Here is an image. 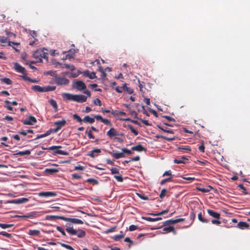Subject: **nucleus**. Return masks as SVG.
<instances>
[{
  "label": "nucleus",
  "mask_w": 250,
  "mask_h": 250,
  "mask_svg": "<svg viewBox=\"0 0 250 250\" xmlns=\"http://www.w3.org/2000/svg\"><path fill=\"white\" fill-rule=\"evenodd\" d=\"M84 75L89 77L90 79H93L96 78V73L95 72H90L88 70L84 72Z\"/></svg>",
  "instance_id": "nucleus-22"
},
{
  "label": "nucleus",
  "mask_w": 250,
  "mask_h": 250,
  "mask_svg": "<svg viewBox=\"0 0 250 250\" xmlns=\"http://www.w3.org/2000/svg\"><path fill=\"white\" fill-rule=\"evenodd\" d=\"M31 153V151L29 150L25 151H17V155L23 156V155H29Z\"/></svg>",
  "instance_id": "nucleus-31"
},
{
  "label": "nucleus",
  "mask_w": 250,
  "mask_h": 250,
  "mask_svg": "<svg viewBox=\"0 0 250 250\" xmlns=\"http://www.w3.org/2000/svg\"><path fill=\"white\" fill-rule=\"evenodd\" d=\"M122 151L123 152V153L125 154V153H126L128 155H131L132 154V152L131 151V150L128 149L127 148H123L122 149Z\"/></svg>",
  "instance_id": "nucleus-51"
},
{
  "label": "nucleus",
  "mask_w": 250,
  "mask_h": 250,
  "mask_svg": "<svg viewBox=\"0 0 250 250\" xmlns=\"http://www.w3.org/2000/svg\"><path fill=\"white\" fill-rule=\"evenodd\" d=\"M124 235H123V234L116 235L114 237V239L115 241H118V240H120L121 239L123 238L124 237Z\"/></svg>",
  "instance_id": "nucleus-54"
},
{
  "label": "nucleus",
  "mask_w": 250,
  "mask_h": 250,
  "mask_svg": "<svg viewBox=\"0 0 250 250\" xmlns=\"http://www.w3.org/2000/svg\"><path fill=\"white\" fill-rule=\"evenodd\" d=\"M73 119L77 122L80 123L81 124L82 122H83V119H82L77 114L73 115Z\"/></svg>",
  "instance_id": "nucleus-39"
},
{
  "label": "nucleus",
  "mask_w": 250,
  "mask_h": 250,
  "mask_svg": "<svg viewBox=\"0 0 250 250\" xmlns=\"http://www.w3.org/2000/svg\"><path fill=\"white\" fill-rule=\"evenodd\" d=\"M114 178L119 182H122L123 181V179L122 176H114Z\"/></svg>",
  "instance_id": "nucleus-64"
},
{
  "label": "nucleus",
  "mask_w": 250,
  "mask_h": 250,
  "mask_svg": "<svg viewBox=\"0 0 250 250\" xmlns=\"http://www.w3.org/2000/svg\"><path fill=\"white\" fill-rule=\"evenodd\" d=\"M163 117L167 119L169 121H172V122L175 121V120L174 118H173L171 117L165 115V116H163Z\"/></svg>",
  "instance_id": "nucleus-63"
},
{
  "label": "nucleus",
  "mask_w": 250,
  "mask_h": 250,
  "mask_svg": "<svg viewBox=\"0 0 250 250\" xmlns=\"http://www.w3.org/2000/svg\"><path fill=\"white\" fill-rule=\"evenodd\" d=\"M49 104L54 107L56 111L58 110V105L56 101L53 99H51L49 101Z\"/></svg>",
  "instance_id": "nucleus-38"
},
{
  "label": "nucleus",
  "mask_w": 250,
  "mask_h": 250,
  "mask_svg": "<svg viewBox=\"0 0 250 250\" xmlns=\"http://www.w3.org/2000/svg\"><path fill=\"white\" fill-rule=\"evenodd\" d=\"M21 78H22L25 81H27L31 83H38V81L36 79H32L29 77H27V76H20Z\"/></svg>",
  "instance_id": "nucleus-28"
},
{
  "label": "nucleus",
  "mask_w": 250,
  "mask_h": 250,
  "mask_svg": "<svg viewBox=\"0 0 250 250\" xmlns=\"http://www.w3.org/2000/svg\"><path fill=\"white\" fill-rule=\"evenodd\" d=\"M0 81L1 82H2L6 84H8V85L11 84L12 83V81L9 78H2V79H0Z\"/></svg>",
  "instance_id": "nucleus-40"
},
{
  "label": "nucleus",
  "mask_w": 250,
  "mask_h": 250,
  "mask_svg": "<svg viewBox=\"0 0 250 250\" xmlns=\"http://www.w3.org/2000/svg\"><path fill=\"white\" fill-rule=\"evenodd\" d=\"M237 227L241 229L249 228V224L245 222H239L237 224Z\"/></svg>",
  "instance_id": "nucleus-20"
},
{
  "label": "nucleus",
  "mask_w": 250,
  "mask_h": 250,
  "mask_svg": "<svg viewBox=\"0 0 250 250\" xmlns=\"http://www.w3.org/2000/svg\"><path fill=\"white\" fill-rule=\"evenodd\" d=\"M59 217H63V216H54V215H48L46 217V219L47 220H54L55 219H59L60 218Z\"/></svg>",
  "instance_id": "nucleus-41"
},
{
  "label": "nucleus",
  "mask_w": 250,
  "mask_h": 250,
  "mask_svg": "<svg viewBox=\"0 0 250 250\" xmlns=\"http://www.w3.org/2000/svg\"><path fill=\"white\" fill-rule=\"evenodd\" d=\"M33 56L35 59H39L42 62V58L47 59V53L42 50H38L33 53Z\"/></svg>",
  "instance_id": "nucleus-3"
},
{
  "label": "nucleus",
  "mask_w": 250,
  "mask_h": 250,
  "mask_svg": "<svg viewBox=\"0 0 250 250\" xmlns=\"http://www.w3.org/2000/svg\"><path fill=\"white\" fill-rule=\"evenodd\" d=\"M93 104L95 105L101 106L102 105V103L101 100L99 98H96L93 100Z\"/></svg>",
  "instance_id": "nucleus-47"
},
{
  "label": "nucleus",
  "mask_w": 250,
  "mask_h": 250,
  "mask_svg": "<svg viewBox=\"0 0 250 250\" xmlns=\"http://www.w3.org/2000/svg\"><path fill=\"white\" fill-rule=\"evenodd\" d=\"M137 195L142 199L144 200H148L149 199L148 197L147 196L145 195L144 194H141L140 193H137Z\"/></svg>",
  "instance_id": "nucleus-53"
},
{
  "label": "nucleus",
  "mask_w": 250,
  "mask_h": 250,
  "mask_svg": "<svg viewBox=\"0 0 250 250\" xmlns=\"http://www.w3.org/2000/svg\"><path fill=\"white\" fill-rule=\"evenodd\" d=\"M125 127H127V128L129 129L131 132L133 133L135 136L137 135L138 134V131L134 129L133 126L131 125H128Z\"/></svg>",
  "instance_id": "nucleus-33"
},
{
  "label": "nucleus",
  "mask_w": 250,
  "mask_h": 250,
  "mask_svg": "<svg viewBox=\"0 0 250 250\" xmlns=\"http://www.w3.org/2000/svg\"><path fill=\"white\" fill-rule=\"evenodd\" d=\"M12 226V225H9V224H1L0 223V227L3 229H5L7 228L11 227Z\"/></svg>",
  "instance_id": "nucleus-60"
},
{
  "label": "nucleus",
  "mask_w": 250,
  "mask_h": 250,
  "mask_svg": "<svg viewBox=\"0 0 250 250\" xmlns=\"http://www.w3.org/2000/svg\"><path fill=\"white\" fill-rule=\"evenodd\" d=\"M177 150L182 152H188L191 151V147L188 146L181 145L177 147Z\"/></svg>",
  "instance_id": "nucleus-12"
},
{
  "label": "nucleus",
  "mask_w": 250,
  "mask_h": 250,
  "mask_svg": "<svg viewBox=\"0 0 250 250\" xmlns=\"http://www.w3.org/2000/svg\"><path fill=\"white\" fill-rule=\"evenodd\" d=\"M142 219L143 220H146V221H149V222H155V221H157L161 220L162 218H161V217H157V218H151V217H142Z\"/></svg>",
  "instance_id": "nucleus-29"
},
{
  "label": "nucleus",
  "mask_w": 250,
  "mask_h": 250,
  "mask_svg": "<svg viewBox=\"0 0 250 250\" xmlns=\"http://www.w3.org/2000/svg\"><path fill=\"white\" fill-rule=\"evenodd\" d=\"M106 135L110 138L119 135L117 131L114 128H111L106 133Z\"/></svg>",
  "instance_id": "nucleus-17"
},
{
  "label": "nucleus",
  "mask_w": 250,
  "mask_h": 250,
  "mask_svg": "<svg viewBox=\"0 0 250 250\" xmlns=\"http://www.w3.org/2000/svg\"><path fill=\"white\" fill-rule=\"evenodd\" d=\"M32 89L35 91L43 92V87H42L40 85H34L32 86Z\"/></svg>",
  "instance_id": "nucleus-30"
},
{
  "label": "nucleus",
  "mask_w": 250,
  "mask_h": 250,
  "mask_svg": "<svg viewBox=\"0 0 250 250\" xmlns=\"http://www.w3.org/2000/svg\"><path fill=\"white\" fill-rule=\"evenodd\" d=\"M61 246L68 250H75L71 246L64 244L60 243Z\"/></svg>",
  "instance_id": "nucleus-43"
},
{
  "label": "nucleus",
  "mask_w": 250,
  "mask_h": 250,
  "mask_svg": "<svg viewBox=\"0 0 250 250\" xmlns=\"http://www.w3.org/2000/svg\"><path fill=\"white\" fill-rule=\"evenodd\" d=\"M102 122L106 125H109L110 126L112 125L110 121L106 119H103Z\"/></svg>",
  "instance_id": "nucleus-59"
},
{
  "label": "nucleus",
  "mask_w": 250,
  "mask_h": 250,
  "mask_svg": "<svg viewBox=\"0 0 250 250\" xmlns=\"http://www.w3.org/2000/svg\"><path fill=\"white\" fill-rule=\"evenodd\" d=\"M55 82L58 85L67 84L69 81L65 77H57L55 78Z\"/></svg>",
  "instance_id": "nucleus-7"
},
{
  "label": "nucleus",
  "mask_w": 250,
  "mask_h": 250,
  "mask_svg": "<svg viewBox=\"0 0 250 250\" xmlns=\"http://www.w3.org/2000/svg\"><path fill=\"white\" fill-rule=\"evenodd\" d=\"M66 122L65 120L62 121H58L54 123V125L56 126V128L53 129V132L56 133L60 130L63 126L65 125Z\"/></svg>",
  "instance_id": "nucleus-6"
},
{
  "label": "nucleus",
  "mask_w": 250,
  "mask_h": 250,
  "mask_svg": "<svg viewBox=\"0 0 250 250\" xmlns=\"http://www.w3.org/2000/svg\"><path fill=\"white\" fill-rule=\"evenodd\" d=\"M198 218L199 221H200L201 222H202L203 223H208L209 222V220L203 218L201 212H200L198 214Z\"/></svg>",
  "instance_id": "nucleus-37"
},
{
  "label": "nucleus",
  "mask_w": 250,
  "mask_h": 250,
  "mask_svg": "<svg viewBox=\"0 0 250 250\" xmlns=\"http://www.w3.org/2000/svg\"><path fill=\"white\" fill-rule=\"evenodd\" d=\"M157 126L159 128H160L161 130H163V131H164L165 132H167V133H170V134H173L174 133V132H173V131L172 130H167V129H164L160 125H157Z\"/></svg>",
  "instance_id": "nucleus-46"
},
{
  "label": "nucleus",
  "mask_w": 250,
  "mask_h": 250,
  "mask_svg": "<svg viewBox=\"0 0 250 250\" xmlns=\"http://www.w3.org/2000/svg\"><path fill=\"white\" fill-rule=\"evenodd\" d=\"M60 219L62 220L63 221L66 222H69L73 224H83V222L82 220L77 219V218H67L64 217H59Z\"/></svg>",
  "instance_id": "nucleus-4"
},
{
  "label": "nucleus",
  "mask_w": 250,
  "mask_h": 250,
  "mask_svg": "<svg viewBox=\"0 0 250 250\" xmlns=\"http://www.w3.org/2000/svg\"><path fill=\"white\" fill-rule=\"evenodd\" d=\"M83 122L89 124H93L95 122V119L87 115L85 116L83 119Z\"/></svg>",
  "instance_id": "nucleus-25"
},
{
  "label": "nucleus",
  "mask_w": 250,
  "mask_h": 250,
  "mask_svg": "<svg viewBox=\"0 0 250 250\" xmlns=\"http://www.w3.org/2000/svg\"><path fill=\"white\" fill-rule=\"evenodd\" d=\"M57 229L59 231H60L63 236L66 235V233L64 231V230L62 229V228L61 227L58 226L57 227Z\"/></svg>",
  "instance_id": "nucleus-56"
},
{
  "label": "nucleus",
  "mask_w": 250,
  "mask_h": 250,
  "mask_svg": "<svg viewBox=\"0 0 250 250\" xmlns=\"http://www.w3.org/2000/svg\"><path fill=\"white\" fill-rule=\"evenodd\" d=\"M101 152V150L100 149L94 148L89 153L88 155L92 158H95V157L97 156Z\"/></svg>",
  "instance_id": "nucleus-16"
},
{
  "label": "nucleus",
  "mask_w": 250,
  "mask_h": 250,
  "mask_svg": "<svg viewBox=\"0 0 250 250\" xmlns=\"http://www.w3.org/2000/svg\"><path fill=\"white\" fill-rule=\"evenodd\" d=\"M30 198L22 197L17 199V204H22L28 203Z\"/></svg>",
  "instance_id": "nucleus-21"
},
{
  "label": "nucleus",
  "mask_w": 250,
  "mask_h": 250,
  "mask_svg": "<svg viewBox=\"0 0 250 250\" xmlns=\"http://www.w3.org/2000/svg\"><path fill=\"white\" fill-rule=\"evenodd\" d=\"M65 101H73L80 103L85 102L87 97L83 95H73L69 93H64L62 95Z\"/></svg>",
  "instance_id": "nucleus-1"
},
{
  "label": "nucleus",
  "mask_w": 250,
  "mask_h": 250,
  "mask_svg": "<svg viewBox=\"0 0 250 250\" xmlns=\"http://www.w3.org/2000/svg\"><path fill=\"white\" fill-rule=\"evenodd\" d=\"M83 169L84 167L80 165L76 166L74 167V170H83Z\"/></svg>",
  "instance_id": "nucleus-62"
},
{
  "label": "nucleus",
  "mask_w": 250,
  "mask_h": 250,
  "mask_svg": "<svg viewBox=\"0 0 250 250\" xmlns=\"http://www.w3.org/2000/svg\"><path fill=\"white\" fill-rule=\"evenodd\" d=\"M131 149L132 150L141 152L143 151L145 149L141 145H138L136 146L132 147Z\"/></svg>",
  "instance_id": "nucleus-27"
},
{
  "label": "nucleus",
  "mask_w": 250,
  "mask_h": 250,
  "mask_svg": "<svg viewBox=\"0 0 250 250\" xmlns=\"http://www.w3.org/2000/svg\"><path fill=\"white\" fill-rule=\"evenodd\" d=\"M28 233L29 235L31 236H38L40 234V231L39 230L30 229Z\"/></svg>",
  "instance_id": "nucleus-32"
},
{
  "label": "nucleus",
  "mask_w": 250,
  "mask_h": 250,
  "mask_svg": "<svg viewBox=\"0 0 250 250\" xmlns=\"http://www.w3.org/2000/svg\"><path fill=\"white\" fill-rule=\"evenodd\" d=\"M207 212L210 216L215 219H219L220 218V214L219 213L209 209L207 210Z\"/></svg>",
  "instance_id": "nucleus-14"
},
{
  "label": "nucleus",
  "mask_w": 250,
  "mask_h": 250,
  "mask_svg": "<svg viewBox=\"0 0 250 250\" xmlns=\"http://www.w3.org/2000/svg\"><path fill=\"white\" fill-rule=\"evenodd\" d=\"M122 88L123 91L126 92L129 94H132L134 92L133 89L131 87H127L126 83L123 84Z\"/></svg>",
  "instance_id": "nucleus-24"
},
{
  "label": "nucleus",
  "mask_w": 250,
  "mask_h": 250,
  "mask_svg": "<svg viewBox=\"0 0 250 250\" xmlns=\"http://www.w3.org/2000/svg\"><path fill=\"white\" fill-rule=\"evenodd\" d=\"M198 190L202 192H209L210 191H212L214 193H219V192H222V188H196Z\"/></svg>",
  "instance_id": "nucleus-10"
},
{
  "label": "nucleus",
  "mask_w": 250,
  "mask_h": 250,
  "mask_svg": "<svg viewBox=\"0 0 250 250\" xmlns=\"http://www.w3.org/2000/svg\"><path fill=\"white\" fill-rule=\"evenodd\" d=\"M37 214V212L33 211V212H31L29 213H27L26 215H23V216H20V215H17V217L32 218L35 217Z\"/></svg>",
  "instance_id": "nucleus-19"
},
{
  "label": "nucleus",
  "mask_w": 250,
  "mask_h": 250,
  "mask_svg": "<svg viewBox=\"0 0 250 250\" xmlns=\"http://www.w3.org/2000/svg\"><path fill=\"white\" fill-rule=\"evenodd\" d=\"M87 182L88 183L92 184L93 186L98 183V181L94 179H88L87 180Z\"/></svg>",
  "instance_id": "nucleus-49"
},
{
  "label": "nucleus",
  "mask_w": 250,
  "mask_h": 250,
  "mask_svg": "<svg viewBox=\"0 0 250 250\" xmlns=\"http://www.w3.org/2000/svg\"><path fill=\"white\" fill-rule=\"evenodd\" d=\"M188 159L185 156H182L180 158L175 159L174 160V162L175 164H185V161H188Z\"/></svg>",
  "instance_id": "nucleus-23"
},
{
  "label": "nucleus",
  "mask_w": 250,
  "mask_h": 250,
  "mask_svg": "<svg viewBox=\"0 0 250 250\" xmlns=\"http://www.w3.org/2000/svg\"><path fill=\"white\" fill-rule=\"evenodd\" d=\"M185 220L184 218H180L177 219H171L167 220L164 223V225H168L169 224H174L176 223L183 222Z\"/></svg>",
  "instance_id": "nucleus-13"
},
{
  "label": "nucleus",
  "mask_w": 250,
  "mask_h": 250,
  "mask_svg": "<svg viewBox=\"0 0 250 250\" xmlns=\"http://www.w3.org/2000/svg\"><path fill=\"white\" fill-rule=\"evenodd\" d=\"M56 89L55 86H46L43 87V92H48L53 91Z\"/></svg>",
  "instance_id": "nucleus-34"
},
{
  "label": "nucleus",
  "mask_w": 250,
  "mask_h": 250,
  "mask_svg": "<svg viewBox=\"0 0 250 250\" xmlns=\"http://www.w3.org/2000/svg\"><path fill=\"white\" fill-rule=\"evenodd\" d=\"M130 115L135 118H137L138 114L134 110L129 109Z\"/></svg>",
  "instance_id": "nucleus-52"
},
{
  "label": "nucleus",
  "mask_w": 250,
  "mask_h": 250,
  "mask_svg": "<svg viewBox=\"0 0 250 250\" xmlns=\"http://www.w3.org/2000/svg\"><path fill=\"white\" fill-rule=\"evenodd\" d=\"M171 179H172V177H169L168 178L164 179L161 181V185H163L166 182L171 181Z\"/></svg>",
  "instance_id": "nucleus-50"
},
{
  "label": "nucleus",
  "mask_w": 250,
  "mask_h": 250,
  "mask_svg": "<svg viewBox=\"0 0 250 250\" xmlns=\"http://www.w3.org/2000/svg\"><path fill=\"white\" fill-rule=\"evenodd\" d=\"M62 147L61 146H54L49 147L48 149L54 150V152L55 154L66 155L68 154V153L65 152L63 150H59V148Z\"/></svg>",
  "instance_id": "nucleus-5"
},
{
  "label": "nucleus",
  "mask_w": 250,
  "mask_h": 250,
  "mask_svg": "<svg viewBox=\"0 0 250 250\" xmlns=\"http://www.w3.org/2000/svg\"><path fill=\"white\" fill-rule=\"evenodd\" d=\"M111 155L115 159H118L121 158H124L125 157V154L123 153V152L119 153V152H109Z\"/></svg>",
  "instance_id": "nucleus-18"
},
{
  "label": "nucleus",
  "mask_w": 250,
  "mask_h": 250,
  "mask_svg": "<svg viewBox=\"0 0 250 250\" xmlns=\"http://www.w3.org/2000/svg\"><path fill=\"white\" fill-rule=\"evenodd\" d=\"M17 72L21 73L22 75L21 76H27V73L25 69L21 66L20 64L17 63Z\"/></svg>",
  "instance_id": "nucleus-15"
},
{
  "label": "nucleus",
  "mask_w": 250,
  "mask_h": 250,
  "mask_svg": "<svg viewBox=\"0 0 250 250\" xmlns=\"http://www.w3.org/2000/svg\"><path fill=\"white\" fill-rule=\"evenodd\" d=\"M163 230L167 232H173L174 234H176V231L174 230V228L173 226H168L163 228Z\"/></svg>",
  "instance_id": "nucleus-26"
},
{
  "label": "nucleus",
  "mask_w": 250,
  "mask_h": 250,
  "mask_svg": "<svg viewBox=\"0 0 250 250\" xmlns=\"http://www.w3.org/2000/svg\"><path fill=\"white\" fill-rule=\"evenodd\" d=\"M121 120H123V121H129V122H131V123L135 124L136 125H139V123L137 121L133 120L130 119V118L121 119Z\"/></svg>",
  "instance_id": "nucleus-48"
},
{
  "label": "nucleus",
  "mask_w": 250,
  "mask_h": 250,
  "mask_svg": "<svg viewBox=\"0 0 250 250\" xmlns=\"http://www.w3.org/2000/svg\"><path fill=\"white\" fill-rule=\"evenodd\" d=\"M38 195L41 197H53L56 196L57 193L56 192L54 191H45L39 192Z\"/></svg>",
  "instance_id": "nucleus-11"
},
{
  "label": "nucleus",
  "mask_w": 250,
  "mask_h": 250,
  "mask_svg": "<svg viewBox=\"0 0 250 250\" xmlns=\"http://www.w3.org/2000/svg\"><path fill=\"white\" fill-rule=\"evenodd\" d=\"M86 133L87 134L88 137L89 139H94V136L93 135L91 130L86 131Z\"/></svg>",
  "instance_id": "nucleus-61"
},
{
  "label": "nucleus",
  "mask_w": 250,
  "mask_h": 250,
  "mask_svg": "<svg viewBox=\"0 0 250 250\" xmlns=\"http://www.w3.org/2000/svg\"><path fill=\"white\" fill-rule=\"evenodd\" d=\"M138 229V227L134 225H131L129 227V230L132 231L136 230Z\"/></svg>",
  "instance_id": "nucleus-57"
},
{
  "label": "nucleus",
  "mask_w": 250,
  "mask_h": 250,
  "mask_svg": "<svg viewBox=\"0 0 250 250\" xmlns=\"http://www.w3.org/2000/svg\"><path fill=\"white\" fill-rule=\"evenodd\" d=\"M239 189L241 193L244 194H250V189L249 188H239Z\"/></svg>",
  "instance_id": "nucleus-45"
},
{
  "label": "nucleus",
  "mask_w": 250,
  "mask_h": 250,
  "mask_svg": "<svg viewBox=\"0 0 250 250\" xmlns=\"http://www.w3.org/2000/svg\"><path fill=\"white\" fill-rule=\"evenodd\" d=\"M167 193V190L166 188H163L161 190V193L159 195V197L161 199H163L165 196L166 195V193Z\"/></svg>",
  "instance_id": "nucleus-44"
},
{
  "label": "nucleus",
  "mask_w": 250,
  "mask_h": 250,
  "mask_svg": "<svg viewBox=\"0 0 250 250\" xmlns=\"http://www.w3.org/2000/svg\"><path fill=\"white\" fill-rule=\"evenodd\" d=\"M73 87L80 91H82L86 88L85 83L81 81H77L73 84Z\"/></svg>",
  "instance_id": "nucleus-8"
},
{
  "label": "nucleus",
  "mask_w": 250,
  "mask_h": 250,
  "mask_svg": "<svg viewBox=\"0 0 250 250\" xmlns=\"http://www.w3.org/2000/svg\"><path fill=\"white\" fill-rule=\"evenodd\" d=\"M22 123L24 125H33L37 123V120L34 116H29L27 119L23 120Z\"/></svg>",
  "instance_id": "nucleus-9"
},
{
  "label": "nucleus",
  "mask_w": 250,
  "mask_h": 250,
  "mask_svg": "<svg viewBox=\"0 0 250 250\" xmlns=\"http://www.w3.org/2000/svg\"><path fill=\"white\" fill-rule=\"evenodd\" d=\"M156 138H162V139H163L164 140H167V141H173V140H175V137L168 138V137H167L166 136L160 135H156Z\"/></svg>",
  "instance_id": "nucleus-36"
},
{
  "label": "nucleus",
  "mask_w": 250,
  "mask_h": 250,
  "mask_svg": "<svg viewBox=\"0 0 250 250\" xmlns=\"http://www.w3.org/2000/svg\"><path fill=\"white\" fill-rule=\"evenodd\" d=\"M62 67L63 68L64 67L69 69L70 70H74L75 69V67L72 64H64Z\"/></svg>",
  "instance_id": "nucleus-42"
},
{
  "label": "nucleus",
  "mask_w": 250,
  "mask_h": 250,
  "mask_svg": "<svg viewBox=\"0 0 250 250\" xmlns=\"http://www.w3.org/2000/svg\"><path fill=\"white\" fill-rule=\"evenodd\" d=\"M45 171L46 173H49L50 174H52L53 173H57V172H59V169L55 168H46L45 170Z\"/></svg>",
  "instance_id": "nucleus-35"
},
{
  "label": "nucleus",
  "mask_w": 250,
  "mask_h": 250,
  "mask_svg": "<svg viewBox=\"0 0 250 250\" xmlns=\"http://www.w3.org/2000/svg\"><path fill=\"white\" fill-rule=\"evenodd\" d=\"M168 212V209H166L163 211H162L157 214H152V215H162L163 214H166Z\"/></svg>",
  "instance_id": "nucleus-55"
},
{
  "label": "nucleus",
  "mask_w": 250,
  "mask_h": 250,
  "mask_svg": "<svg viewBox=\"0 0 250 250\" xmlns=\"http://www.w3.org/2000/svg\"><path fill=\"white\" fill-rule=\"evenodd\" d=\"M66 227V231L71 235H77L79 238H83L86 235V233L84 230L80 229L78 230L75 229L73 227H70V224H69L67 223Z\"/></svg>",
  "instance_id": "nucleus-2"
},
{
  "label": "nucleus",
  "mask_w": 250,
  "mask_h": 250,
  "mask_svg": "<svg viewBox=\"0 0 250 250\" xmlns=\"http://www.w3.org/2000/svg\"><path fill=\"white\" fill-rule=\"evenodd\" d=\"M111 171L112 174H119V169L116 168V167H112L111 169Z\"/></svg>",
  "instance_id": "nucleus-58"
}]
</instances>
